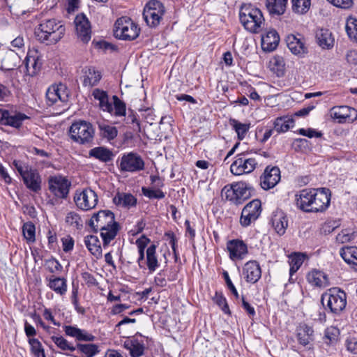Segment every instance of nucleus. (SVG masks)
Wrapping results in <instances>:
<instances>
[{
	"label": "nucleus",
	"mask_w": 357,
	"mask_h": 357,
	"mask_svg": "<svg viewBox=\"0 0 357 357\" xmlns=\"http://www.w3.org/2000/svg\"><path fill=\"white\" fill-rule=\"evenodd\" d=\"M317 40L319 45L323 48L329 50L334 45V38L332 36L331 32L328 29H321L317 33Z\"/></svg>",
	"instance_id": "58836bf2"
},
{
	"label": "nucleus",
	"mask_w": 357,
	"mask_h": 357,
	"mask_svg": "<svg viewBox=\"0 0 357 357\" xmlns=\"http://www.w3.org/2000/svg\"><path fill=\"white\" fill-rule=\"evenodd\" d=\"M307 282L312 286L317 287H326L330 282L327 275L319 270H312L307 275Z\"/></svg>",
	"instance_id": "473e14b6"
},
{
	"label": "nucleus",
	"mask_w": 357,
	"mask_h": 357,
	"mask_svg": "<svg viewBox=\"0 0 357 357\" xmlns=\"http://www.w3.org/2000/svg\"><path fill=\"white\" fill-rule=\"evenodd\" d=\"M29 119V117L23 113L0 109V123L2 125L20 128L23 121Z\"/></svg>",
	"instance_id": "6ab92c4d"
},
{
	"label": "nucleus",
	"mask_w": 357,
	"mask_h": 357,
	"mask_svg": "<svg viewBox=\"0 0 357 357\" xmlns=\"http://www.w3.org/2000/svg\"><path fill=\"white\" fill-rule=\"evenodd\" d=\"M306 255L303 253H294L289 257V273L292 275L303 264Z\"/></svg>",
	"instance_id": "49530a36"
},
{
	"label": "nucleus",
	"mask_w": 357,
	"mask_h": 357,
	"mask_svg": "<svg viewBox=\"0 0 357 357\" xmlns=\"http://www.w3.org/2000/svg\"><path fill=\"white\" fill-rule=\"evenodd\" d=\"M69 133L73 142L79 144L88 145L93 142L95 129L90 122L79 120L70 126Z\"/></svg>",
	"instance_id": "39448f33"
},
{
	"label": "nucleus",
	"mask_w": 357,
	"mask_h": 357,
	"mask_svg": "<svg viewBox=\"0 0 357 357\" xmlns=\"http://www.w3.org/2000/svg\"><path fill=\"white\" fill-rule=\"evenodd\" d=\"M313 333L312 328L307 325L300 326L297 334L299 343L303 346L307 345L313 340Z\"/></svg>",
	"instance_id": "a18cd8bd"
},
{
	"label": "nucleus",
	"mask_w": 357,
	"mask_h": 357,
	"mask_svg": "<svg viewBox=\"0 0 357 357\" xmlns=\"http://www.w3.org/2000/svg\"><path fill=\"white\" fill-rule=\"evenodd\" d=\"M345 29L349 38L357 43V19L349 17L347 20Z\"/></svg>",
	"instance_id": "8fccbe9b"
},
{
	"label": "nucleus",
	"mask_w": 357,
	"mask_h": 357,
	"mask_svg": "<svg viewBox=\"0 0 357 357\" xmlns=\"http://www.w3.org/2000/svg\"><path fill=\"white\" fill-rule=\"evenodd\" d=\"M165 13L164 5L159 1L151 0L144 8L143 17L150 27L159 25Z\"/></svg>",
	"instance_id": "1a4fd4ad"
},
{
	"label": "nucleus",
	"mask_w": 357,
	"mask_h": 357,
	"mask_svg": "<svg viewBox=\"0 0 357 357\" xmlns=\"http://www.w3.org/2000/svg\"><path fill=\"white\" fill-rule=\"evenodd\" d=\"M63 328L67 336L74 337L77 341L92 342L96 338L94 335L86 331L74 326H64Z\"/></svg>",
	"instance_id": "c85d7f7f"
},
{
	"label": "nucleus",
	"mask_w": 357,
	"mask_h": 357,
	"mask_svg": "<svg viewBox=\"0 0 357 357\" xmlns=\"http://www.w3.org/2000/svg\"><path fill=\"white\" fill-rule=\"evenodd\" d=\"M142 191L143 195L149 199H161L165 196V193L159 188L143 187Z\"/></svg>",
	"instance_id": "052dcab7"
},
{
	"label": "nucleus",
	"mask_w": 357,
	"mask_h": 357,
	"mask_svg": "<svg viewBox=\"0 0 357 357\" xmlns=\"http://www.w3.org/2000/svg\"><path fill=\"white\" fill-rule=\"evenodd\" d=\"M354 238V232L349 229H344L336 236V241L340 243H345Z\"/></svg>",
	"instance_id": "e2e57ef3"
},
{
	"label": "nucleus",
	"mask_w": 357,
	"mask_h": 357,
	"mask_svg": "<svg viewBox=\"0 0 357 357\" xmlns=\"http://www.w3.org/2000/svg\"><path fill=\"white\" fill-rule=\"evenodd\" d=\"M271 70L275 72L278 77H282L285 72V63L284 59L280 56H274L270 61Z\"/></svg>",
	"instance_id": "09e8293b"
},
{
	"label": "nucleus",
	"mask_w": 357,
	"mask_h": 357,
	"mask_svg": "<svg viewBox=\"0 0 357 357\" xmlns=\"http://www.w3.org/2000/svg\"><path fill=\"white\" fill-rule=\"evenodd\" d=\"M49 190L57 198L66 199L69 193L70 182L64 176H50L48 180Z\"/></svg>",
	"instance_id": "ddd939ff"
},
{
	"label": "nucleus",
	"mask_w": 357,
	"mask_h": 357,
	"mask_svg": "<svg viewBox=\"0 0 357 357\" xmlns=\"http://www.w3.org/2000/svg\"><path fill=\"white\" fill-rule=\"evenodd\" d=\"M47 286L56 294L63 296L67 292V280L64 278L55 277L54 275L47 278Z\"/></svg>",
	"instance_id": "72a5a7b5"
},
{
	"label": "nucleus",
	"mask_w": 357,
	"mask_h": 357,
	"mask_svg": "<svg viewBox=\"0 0 357 357\" xmlns=\"http://www.w3.org/2000/svg\"><path fill=\"white\" fill-rule=\"evenodd\" d=\"M257 165L258 160L256 156L243 152L236 155L235 160L230 166V171L234 175L241 176L252 172Z\"/></svg>",
	"instance_id": "0eeeda50"
},
{
	"label": "nucleus",
	"mask_w": 357,
	"mask_h": 357,
	"mask_svg": "<svg viewBox=\"0 0 357 357\" xmlns=\"http://www.w3.org/2000/svg\"><path fill=\"white\" fill-rule=\"evenodd\" d=\"M340 254L345 262L357 267V247H343L341 248Z\"/></svg>",
	"instance_id": "a19ab883"
},
{
	"label": "nucleus",
	"mask_w": 357,
	"mask_h": 357,
	"mask_svg": "<svg viewBox=\"0 0 357 357\" xmlns=\"http://www.w3.org/2000/svg\"><path fill=\"white\" fill-rule=\"evenodd\" d=\"M272 225L275 231L280 235H283L288 227V219L284 211L277 209L272 215Z\"/></svg>",
	"instance_id": "cd10ccee"
},
{
	"label": "nucleus",
	"mask_w": 357,
	"mask_h": 357,
	"mask_svg": "<svg viewBox=\"0 0 357 357\" xmlns=\"http://www.w3.org/2000/svg\"><path fill=\"white\" fill-rule=\"evenodd\" d=\"M274 129L278 132H285L294 126V120L289 116L277 118L274 121Z\"/></svg>",
	"instance_id": "79ce46f5"
},
{
	"label": "nucleus",
	"mask_w": 357,
	"mask_h": 357,
	"mask_svg": "<svg viewBox=\"0 0 357 357\" xmlns=\"http://www.w3.org/2000/svg\"><path fill=\"white\" fill-rule=\"evenodd\" d=\"M46 265L50 272L52 273L59 272L62 270V266L58 260L54 258L47 260Z\"/></svg>",
	"instance_id": "0e129e2a"
},
{
	"label": "nucleus",
	"mask_w": 357,
	"mask_h": 357,
	"mask_svg": "<svg viewBox=\"0 0 357 357\" xmlns=\"http://www.w3.org/2000/svg\"><path fill=\"white\" fill-rule=\"evenodd\" d=\"M261 202L259 199H254L247 204L241 212L240 218L241 225L246 227L255 222L261 214Z\"/></svg>",
	"instance_id": "f8f14e48"
},
{
	"label": "nucleus",
	"mask_w": 357,
	"mask_h": 357,
	"mask_svg": "<svg viewBox=\"0 0 357 357\" xmlns=\"http://www.w3.org/2000/svg\"><path fill=\"white\" fill-rule=\"evenodd\" d=\"M100 73L93 68H86L84 71L82 83L84 86L91 87L100 81Z\"/></svg>",
	"instance_id": "ea45409f"
},
{
	"label": "nucleus",
	"mask_w": 357,
	"mask_h": 357,
	"mask_svg": "<svg viewBox=\"0 0 357 357\" xmlns=\"http://www.w3.org/2000/svg\"><path fill=\"white\" fill-rule=\"evenodd\" d=\"M63 250L65 252L71 251L74 248V239L70 236L68 235L61 238Z\"/></svg>",
	"instance_id": "69168bd1"
},
{
	"label": "nucleus",
	"mask_w": 357,
	"mask_h": 357,
	"mask_svg": "<svg viewBox=\"0 0 357 357\" xmlns=\"http://www.w3.org/2000/svg\"><path fill=\"white\" fill-rule=\"evenodd\" d=\"M114 203L120 207L130 208L137 204L136 197L130 193L118 192L113 198Z\"/></svg>",
	"instance_id": "f704fd0d"
},
{
	"label": "nucleus",
	"mask_w": 357,
	"mask_h": 357,
	"mask_svg": "<svg viewBox=\"0 0 357 357\" xmlns=\"http://www.w3.org/2000/svg\"><path fill=\"white\" fill-rule=\"evenodd\" d=\"M22 233L27 242L33 243L36 241V227L31 222L24 224Z\"/></svg>",
	"instance_id": "6e6d98bb"
},
{
	"label": "nucleus",
	"mask_w": 357,
	"mask_h": 357,
	"mask_svg": "<svg viewBox=\"0 0 357 357\" xmlns=\"http://www.w3.org/2000/svg\"><path fill=\"white\" fill-rule=\"evenodd\" d=\"M84 241L88 250L93 256L98 259L102 256V248L98 236L94 235H88L84 237Z\"/></svg>",
	"instance_id": "c9c22d12"
},
{
	"label": "nucleus",
	"mask_w": 357,
	"mask_h": 357,
	"mask_svg": "<svg viewBox=\"0 0 357 357\" xmlns=\"http://www.w3.org/2000/svg\"><path fill=\"white\" fill-rule=\"evenodd\" d=\"M65 220L68 225L76 229H81L83 226L82 219L80 215L75 211L68 213Z\"/></svg>",
	"instance_id": "864d4df0"
},
{
	"label": "nucleus",
	"mask_w": 357,
	"mask_h": 357,
	"mask_svg": "<svg viewBox=\"0 0 357 357\" xmlns=\"http://www.w3.org/2000/svg\"><path fill=\"white\" fill-rule=\"evenodd\" d=\"M298 133L303 136H306L309 138L312 137H321L322 135V133L321 132L317 131L316 130L313 128H301L298 130Z\"/></svg>",
	"instance_id": "774afa93"
},
{
	"label": "nucleus",
	"mask_w": 357,
	"mask_h": 357,
	"mask_svg": "<svg viewBox=\"0 0 357 357\" xmlns=\"http://www.w3.org/2000/svg\"><path fill=\"white\" fill-rule=\"evenodd\" d=\"M242 275L247 282L255 284L261 277V269L255 260L247 261L242 270Z\"/></svg>",
	"instance_id": "4be33fe9"
},
{
	"label": "nucleus",
	"mask_w": 357,
	"mask_h": 357,
	"mask_svg": "<svg viewBox=\"0 0 357 357\" xmlns=\"http://www.w3.org/2000/svg\"><path fill=\"white\" fill-rule=\"evenodd\" d=\"M351 116H354V119H356L357 112L348 106L334 107L331 109V116L339 122L352 120Z\"/></svg>",
	"instance_id": "c756f323"
},
{
	"label": "nucleus",
	"mask_w": 357,
	"mask_h": 357,
	"mask_svg": "<svg viewBox=\"0 0 357 357\" xmlns=\"http://www.w3.org/2000/svg\"><path fill=\"white\" fill-rule=\"evenodd\" d=\"M213 301L217 305L219 306V307L225 314L231 315V310L227 304V299L222 294L215 292L214 296L213 297Z\"/></svg>",
	"instance_id": "13d9d810"
},
{
	"label": "nucleus",
	"mask_w": 357,
	"mask_h": 357,
	"mask_svg": "<svg viewBox=\"0 0 357 357\" xmlns=\"http://www.w3.org/2000/svg\"><path fill=\"white\" fill-rule=\"evenodd\" d=\"M340 335V331L338 328L335 327H329L327 328L325 331L324 337L326 340H328L327 343L333 344L335 343Z\"/></svg>",
	"instance_id": "680f3d73"
},
{
	"label": "nucleus",
	"mask_w": 357,
	"mask_h": 357,
	"mask_svg": "<svg viewBox=\"0 0 357 357\" xmlns=\"http://www.w3.org/2000/svg\"><path fill=\"white\" fill-rule=\"evenodd\" d=\"M120 229L119 224L115 221L114 215L105 224V227L99 230L102 239L103 248L109 245L110 242L115 238Z\"/></svg>",
	"instance_id": "5701e85b"
},
{
	"label": "nucleus",
	"mask_w": 357,
	"mask_h": 357,
	"mask_svg": "<svg viewBox=\"0 0 357 357\" xmlns=\"http://www.w3.org/2000/svg\"><path fill=\"white\" fill-rule=\"evenodd\" d=\"M140 29L130 18L122 17L114 24L116 38L126 40H135L139 34Z\"/></svg>",
	"instance_id": "6e6552de"
},
{
	"label": "nucleus",
	"mask_w": 357,
	"mask_h": 357,
	"mask_svg": "<svg viewBox=\"0 0 357 357\" xmlns=\"http://www.w3.org/2000/svg\"><path fill=\"white\" fill-rule=\"evenodd\" d=\"M53 342L63 351H74L76 347L70 344L66 339L62 336H52L51 337Z\"/></svg>",
	"instance_id": "4d7b16f0"
},
{
	"label": "nucleus",
	"mask_w": 357,
	"mask_h": 357,
	"mask_svg": "<svg viewBox=\"0 0 357 357\" xmlns=\"http://www.w3.org/2000/svg\"><path fill=\"white\" fill-rule=\"evenodd\" d=\"M280 181V170L278 167L268 166L260 178V185L264 190L275 187Z\"/></svg>",
	"instance_id": "412c9836"
},
{
	"label": "nucleus",
	"mask_w": 357,
	"mask_h": 357,
	"mask_svg": "<svg viewBox=\"0 0 357 357\" xmlns=\"http://www.w3.org/2000/svg\"><path fill=\"white\" fill-rule=\"evenodd\" d=\"M65 26L60 21L49 19L42 21L35 30L38 39L47 45L58 43L64 36Z\"/></svg>",
	"instance_id": "f03ea898"
},
{
	"label": "nucleus",
	"mask_w": 357,
	"mask_h": 357,
	"mask_svg": "<svg viewBox=\"0 0 357 357\" xmlns=\"http://www.w3.org/2000/svg\"><path fill=\"white\" fill-rule=\"evenodd\" d=\"M330 3H331L333 6L340 8L342 9H349L350 8L353 4V0H327Z\"/></svg>",
	"instance_id": "338daca9"
},
{
	"label": "nucleus",
	"mask_w": 357,
	"mask_h": 357,
	"mask_svg": "<svg viewBox=\"0 0 357 357\" xmlns=\"http://www.w3.org/2000/svg\"><path fill=\"white\" fill-rule=\"evenodd\" d=\"M86 357H93L99 352L98 347L94 344H77L75 347Z\"/></svg>",
	"instance_id": "3c124183"
},
{
	"label": "nucleus",
	"mask_w": 357,
	"mask_h": 357,
	"mask_svg": "<svg viewBox=\"0 0 357 357\" xmlns=\"http://www.w3.org/2000/svg\"><path fill=\"white\" fill-rule=\"evenodd\" d=\"M13 165L22 176L27 188L35 192L40 190L41 178L37 170L21 160H14Z\"/></svg>",
	"instance_id": "423d86ee"
},
{
	"label": "nucleus",
	"mask_w": 357,
	"mask_h": 357,
	"mask_svg": "<svg viewBox=\"0 0 357 357\" xmlns=\"http://www.w3.org/2000/svg\"><path fill=\"white\" fill-rule=\"evenodd\" d=\"M156 245L154 244L147 248L146 250V259L145 257H143V264L142 266H139L140 269L144 270L147 268L149 273H153L160 266V263L156 255Z\"/></svg>",
	"instance_id": "393cba45"
},
{
	"label": "nucleus",
	"mask_w": 357,
	"mask_h": 357,
	"mask_svg": "<svg viewBox=\"0 0 357 357\" xmlns=\"http://www.w3.org/2000/svg\"><path fill=\"white\" fill-rule=\"evenodd\" d=\"M113 112L115 116H123L126 115V104L116 96H113Z\"/></svg>",
	"instance_id": "bf43d9fd"
},
{
	"label": "nucleus",
	"mask_w": 357,
	"mask_h": 357,
	"mask_svg": "<svg viewBox=\"0 0 357 357\" xmlns=\"http://www.w3.org/2000/svg\"><path fill=\"white\" fill-rule=\"evenodd\" d=\"M331 201V192L326 188H314V195L310 212H322L329 206Z\"/></svg>",
	"instance_id": "2eb2a0df"
},
{
	"label": "nucleus",
	"mask_w": 357,
	"mask_h": 357,
	"mask_svg": "<svg viewBox=\"0 0 357 357\" xmlns=\"http://www.w3.org/2000/svg\"><path fill=\"white\" fill-rule=\"evenodd\" d=\"M239 20L251 33H259L265 28V18L260 8L252 3H243L239 10Z\"/></svg>",
	"instance_id": "f257e3e1"
},
{
	"label": "nucleus",
	"mask_w": 357,
	"mask_h": 357,
	"mask_svg": "<svg viewBox=\"0 0 357 357\" xmlns=\"http://www.w3.org/2000/svg\"><path fill=\"white\" fill-rule=\"evenodd\" d=\"M70 91L66 84L59 83L50 86L46 92V102L49 106L56 103L59 100L66 102L68 100Z\"/></svg>",
	"instance_id": "4468645a"
},
{
	"label": "nucleus",
	"mask_w": 357,
	"mask_h": 357,
	"mask_svg": "<svg viewBox=\"0 0 357 357\" xmlns=\"http://www.w3.org/2000/svg\"><path fill=\"white\" fill-rule=\"evenodd\" d=\"M280 37L275 30H270L261 37V47L264 51L272 52L279 44Z\"/></svg>",
	"instance_id": "2f4dec72"
},
{
	"label": "nucleus",
	"mask_w": 357,
	"mask_h": 357,
	"mask_svg": "<svg viewBox=\"0 0 357 357\" xmlns=\"http://www.w3.org/2000/svg\"><path fill=\"white\" fill-rule=\"evenodd\" d=\"M74 24L77 38L84 43H87L91 38V26L87 17L84 13L77 15Z\"/></svg>",
	"instance_id": "dca6fc26"
},
{
	"label": "nucleus",
	"mask_w": 357,
	"mask_h": 357,
	"mask_svg": "<svg viewBox=\"0 0 357 357\" xmlns=\"http://www.w3.org/2000/svg\"><path fill=\"white\" fill-rule=\"evenodd\" d=\"M114 214L109 210H101L94 213L89 221V226L95 232L105 227L107 222L112 218Z\"/></svg>",
	"instance_id": "b1692460"
},
{
	"label": "nucleus",
	"mask_w": 357,
	"mask_h": 357,
	"mask_svg": "<svg viewBox=\"0 0 357 357\" xmlns=\"http://www.w3.org/2000/svg\"><path fill=\"white\" fill-rule=\"evenodd\" d=\"M26 73L29 76L35 75L40 69L42 61L37 51H29L24 59Z\"/></svg>",
	"instance_id": "a878e982"
},
{
	"label": "nucleus",
	"mask_w": 357,
	"mask_h": 357,
	"mask_svg": "<svg viewBox=\"0 0 357 357\" xmlns=\"http://www.w3.org/2000/svg\"><path fill=\"white\" fill-rule=\"evenodd\" d=\"M123 345L132 357H141L144 354V343L135 337L128 338L124 341Z\"/></svg>",
	"instance_id": "7c9ffc66"
},
{
	"label": "nucleus",
	"mask_w": 357,
	"mask_h": 357,
	"mask_svg": "<svg viewBox=\"0 0 357 357\" xmlns=\"http://www.w3.org/2000/svg\"><path fill=\"white\" fill-rule=\"evenodd\" d=\"M321 302L326 310L339 314L347 305V295L340 288H331L321 295Z\"/></svg>",
	"instance_id": "7ed1b4c3"
},
{
	"label": "nucleus",
	"mask_w": 357,
	"mask_h": 357,
	"mask_svg": "<svg viewBox=\"0 0 357 357\" xmlns=\"http://www.w3.org/2000/svg\"><path fill=\"white\" fill-rule=\"evenodd\" d=\"M229 124L237 135L238 140H243L250 128V123H241L236 119H231Z\"/></svg>",
	"instance_id": "c03bdc74"
},
{
	"label": "nucleus",
	"mask_w": 357,
	"mask_h": 357,
	"mask_svg": "<svg viewBox=\"0 0 357 357\" xmlns=\"http://www.w3.org/2000/svg\"><path fill=\"white\" fill-rule=\"evenodd\" d=\"M31 351L35 357H45V351L41 342L36 338L28 339Z\"/></svg>",
	"instance_id": "5fc2aeb1"
},
{
	"label": "nucleus",
	"mask_w": 357,
	"mask_h": 357,
	"mask_svg": "<svg viewBox=\"0 0 357 357\" xmlns=\"http://www.w3.org/2000/svg\"><path fill=\"white\" fill-rule=\"evenodd\" d=\"M98 200L96 192L91 188H85L81 191L77 190L74 196L76 206L83 211L94 208L97 205Z\"/></svg>",
	"instance_id": "9b49d317"
},
{
	"label": "nucleus",
	"mask_w": 357,
	"mask_h": 357,
	"mask_svg": "<svg viewBox=\"0 0 357 357\" xmlns=\"http://www.w3.org/2000/svg\"><path fill=\"white\" fill-rule=\"evenodd\" d=\"M150 243V239L147 238L146 236L142 235L138 239H137L135 243L138 249L139 257L137 260V263L138 266H141L143 264V257H145V248L147 247L148 244Z\"/></svg>",
	"instance_id": "de8ad7c7"
},
{
	"label": "nucleus",
	"mask_w": 357,
	"mask_h": 357,
	"mask_svg": "<svg viewBox=\"0 0 357 357\" xmlns=\"http://www.w3.org/2000/svg\"><path fill=\"white\" fill-rule=\"evenodd\" d=\"M229 257L233 261L243 259L248 253L247 244L240 239L229 240L227 243Z\"/></svg>",
	"instance_id": "a211bd4d"
},
{
	"label": "nucleus",
	"mask_w": 357,
	"mask_h": 357,
	"mask_svg": "<svg viewBox=\"0 0 357 357\" xmlns=\"http://www.w3.org/2000/svg\"><path fill=\"white\" fill-rule=\"evenodd\" d=\"M117 166L121 172H138L144 169L143 158L137 153L129 152L122 155L117 161Z\"/></svg>",
	"instance_id": "9d476101"
},
{
	"label": "nucleus",
	"mask_w": 357,
	"mask_h": 357,
	"mask_svg": "<svg viewBox=\"0 0 357 357\" xmlns=\"http://www.w3.org/2000/svg\"><path fill=\"white\" fill-rule=\"evenodd\" d=\"M89 155L90 157L95 158L102 162H108L111 161L114 157L112 151L102 146L91 149L89 152Z\"/></svg>",
	"instance_id": "4c0bfd02"
},
{
	"label": "nucleus",
	"mask_w": 357,
	"mask_h": 357,
	"mask_svg": "<svg viewBox=\"0 0 357 357\" xmlns=\"http://www.w3.org/2000/svg\"><path fill=\"white\" fill-rule=\"evenodd\" d=\"M313 195L314 188H305L300 190L295 196L296 206L305 212L310 213Z\"/></svg>",
	"instance_id": "bb28decb"
},
{
	"label": "nucleus",
	"mask_w": 357,
	"mask_h": 357,
	"mask_svg": "<svg viewBox=\"0 0 357 357\" xmlns=\"http://www.w3.org/2000/svg\"><path fill=\"white\" fill-rule=\"evenodd\" d=\"M0 69L4 71H10L20 66L22 59L18 53L8 49L0 52Z\"/></svg>",
	"instance_id": "aec40b11"
},
{
	"label": "nucleus",
	"mask_w": 357,
	"mask_h": 357,
	"mask_svg": "<svg viewBox=\"0 0 357 357\" xmlns=\"http://www.w3.org/2000/svg\"><path fill=\"white\" fill-rule=\"evenodd\" d=\"M286 43L289 50L294 55L303 57L308 52L305 39L300 34L288 35Z\"/></svg>",
	"instance_id": "f3484780"
},
{
	"label": "nucleus",
	"mask_w": 357,
	"mask_h": 357,
	"mask_svg": "<svg viewBox=\"0 0 357 357\" xmlns=\"http://www.w3.org/2000/svg\"><path fill=\"white\" fill-rule=\"evenodd\" d=\"M292 10L298 14L306 13L310 9L311 0H291Z\"/></svg>",
	"instance_id": "603ef678"
},
{
	"label": "nucleus",
	"mask_w": 357,
	"mask_h": 357,
	"mask_svg": "<svg viewBox=\"0 0 357 357\" xmlns=\"http://www.w3.org/2000/svg\"><path fill=\"white\" fill-rule=\"evenodd\" d=\"M97 124L100 136L103 139L111 141L117 137L118 130L115 126L108 124L105 121H98Z\"/></svg>",
	"instance_id": "e433bc0d"
},
{
	"label": "nucleus",
	"mask_w": 357,
	"mask_h": 357,
	"mask_svg": "<svg viewBox=\"0 0 357 357\" xmlns=\"http://www.w3.org/2000/svg\"><path fill=\"white\" fill-rule=\"evenodd\" d=\"M287 0H266V6L271 15H282L285 10Z\"/></svg>",
	"instance_id": "37998d69"
},
{
	"label": "nucleus",
	"mask_w": 357,
	"mask_h": 357,
	"mask_svg": "<svg viewBox=\"0 0 357 357\" xmlns=\"http://www.w3.org/2000/svg\"><path fill=\"white\" fill-rule=\"evenodd\" d=\"M253 188L245 182H238L225 185L221 195L234 204H240L248 199L253 192Z\"/></svg>",
	"instance_id": "20e7f679"
}]
</instances>
